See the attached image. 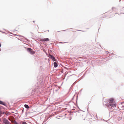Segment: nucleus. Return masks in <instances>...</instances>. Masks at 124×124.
<instances>
[{"instance_id": "nucleus-1", "label": "nucleus", "mask_w": 124, "mask_h": 124, "mask_svg": "<svg viewBox=\"0 0 124 124\" xmlns=\"http://www.w3.org/2000/svg\"><path fill=\"white\" fill-rule=\"evenodd\" d=\"M113 98H111L109 99V102L108 104L107 105V107L108 108H109L110 111L111 112L113 111V109L112 108L116 107V104H114L113 103Z\"/></svg>"}, {"instance_id": "nucleus-2", "label": "nucleus", "mask_w": 124, "mask_h": 124, "mask_svg": "<svg viewBox=\"0 0 124 124\" xmlns=\"http://www.w3.org/2000/svg\"><path fill=\"white\" fill-rule=\"evenodd\" d=\"M27 51L30 54H34L35 53L34 51H33L31 48H28L27 49Z\"/></svg>"}, {"instance_id": "nucleus-3", "label": "nucleus", "mask_w": 124, "mask_h": 124, "mask_svg": "<svg viewBox=\"0 0 124 124\" xmlns=\"http://www.w3.org/2000/svg\"><path fill=\"white\" fill-rule=\"evenodd\" d=\"M49 57L51 58L53 61H56V60L55 59V58L52 55L49 54Z\"/></svg>"}, {"instance_id": "nucleus-4", "label": "nucleus", "mask_w": 124, "mask_h": 124, "mask_svg": "<svg viewBox=\"0 0 124 124\" xmlns=\"http://www.w3.org/2000/svg\"><path fill=\"white\" fill-rule=\"evenodd\" d=\"M3 122L5 124H10V123L8 120L5 118L4 119Z\"/></svg>"}, {"instance_id": "nucleus-5", "label": "nucleus", "mask_w": 124, "mask_h": 124, "mask_svg": "<svg viewBox=\"0 0 124 124\" xmlns=\"http://www.w3.org/2000/svg\"><path fill=\"white\" fill-rule=\"evenodd\" d=\"M49 40V39L48 38H44L43 39H42L41 40V41H48Z\"/></svg>"}, {"instance_id": "nucleus-6", "label": "nucleus", "mask_w": 124, "mask_h": 124, "mask_svg": "<svg viewBox=\"0 0 124 124\" xmlns=\"http://www.w3.org/2000/svg\"><path fill=\"white\" fill-rule=\"evenodd\" d=\"M54 67L56 68L58 66L57 63L55 62H54Z\"/></svg>"}, {"instance_id": "nucleus-7", "label": "nucleus", "mask_w": 124, "mask_h": 124, "mask_svg": "<svg viewBox=\"0 0 124 124\" xmlns=\"http://www.w3.org/2000/svg\"><path fill=\"white\" fill-rule=\"evenodd\" d=\"M25 107L26 108H29V106L26 104H25L24 105Z\"/></svg>"}, {"instance_id": "nucleus-8", "label": "nucleus", "mask_w": 124, "mask_h": 124, "mask_svg": "<svg viewBox=\"0 0 124 124\" xmlns=\"http://www.w3.org/2000/svg\"><path fill=\"white\" fill-rule=\"evenodd\" d=\"M5 114V112H2L1 111H0V114L1 115L2 114Z\"/></svg>"}, {"instance_id": "nucleus-9", "label": "nucleus", "mask_w": 124, "mask_h": 124, "mask_svg": "<svg viewBox=\"0 0 124 124\" xmlns=\"http://www.w3.org/2000/svg\"><path fill=\"white\" fill-rule=\"evenodd\" d=\"M14 123L15 124H18L17 123L15 120L14 121Z\"/></svg>"}, {"instance_id": "nucleus-10", "label": "nucleus", "mask_w": 124, "mask_h": 124, "mask_svg": "<svg viewBox=\"0 0 124 124\" xmlns=\"http://www.w3.org/2000/svg\"><path fill=\"white\" fill-rule=\"evenodd\" d=\"M22 124H28L27 123L25 122H23L22 123Z\"/></svg>"}, {"instance_id": "nucleus-11", "label": "nucleus", "mask_w": 124, "mask_h": 124, "mask_svg": "<svg viewBox=\"0 0 124 124\" xmlns=\"http://www.w3.org/2000/svg\"><path fill=\"white\" fill-rule=\"evenodd\" d=\"M3 103V102L2 101H0V104H2Z\"/></svg>"}, {"instance_id": "nucleus-12", "label": "nucleus", "mask_w": 124, "mask_h": 124, "mask_svg": "<svg viewBox=\"0 0 124 124\" xmlns=\"http://www.w3.org/2000/svg\"><path fill=\"white\" fill-rule=\"evenodd\" d=\"M115 7H113L112 8V10H113V9H115Z\"/></svg>"}, {"instance_id": "nucleus-13", "label": "nucleus", "mask_w": 124, "mask_h": 124, "mask_svg": "<svg viewBox=\"0 0 124 124\" xmlns=\"http://www.w3.org/2000/svg\"><path fill=\"white\" fill-rule=\"evenodd\" d=\"M2 104V105H5V104L4 103H3Z\"/></svg>"}, {"instance_id": "nucleus-14", "label": "nucleus", "mask_w": 124, "mask_h": 124, "mask_svg": "<svg viewBox=\"0 0 124 124\" xmlns=\"http://www.w3.org/2000/svg\"><path fill=\"white\" fill-rule=\"evenodd\" d=\"M121 0H119V1L120 2L121 1Z\"/></svg>"}, {"instance_id": "nucleus-15", "label": "nucleus", "mask_w": 124, "mask_h": 124, "mask_svg": "<svg viewBox=\"0 0 124 124\" xmlns=\"http://www.w3.org/2000/svg\"><path fill=\"white\" fill-rule=\"evenodd\" d=\"M58 31V32H59V31Z\"/></svg>"}, {"instance_id": "nucleus-16", "label": "nucleus", "mask_w": 124, "mask_h": 124, "mask_svg": "<svg viewBox=\"0 0 124 124\" xmlns=\"http://www.w3.org/2000/svg\"><path fill=\"white\" fill-rule=\"evenodd\" d=\"M0 121H1V119H0Z\"/></svg>"}]
</instances>
